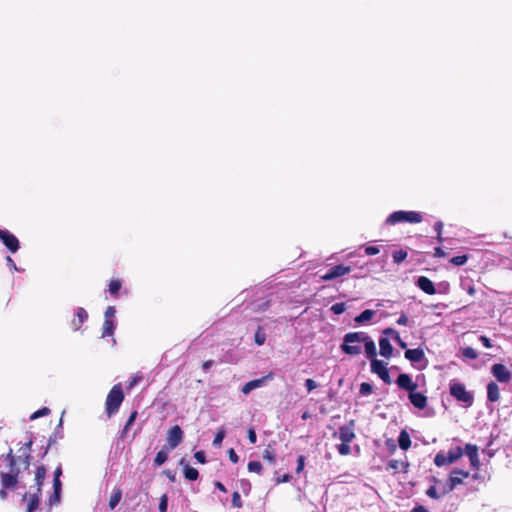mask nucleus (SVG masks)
Listing matches in <instances>:
<instances>
[{
	"label": "nucleus",
	"mask_w": 512,
	"mask_h": 512,
	"mask_svg": "<svg viewBox=\"0 0 512 512\" xmlns=\"http://www.w3.org/2000/svg\"><path fill=\"white\" fill-rule=\"evenodd\" d=\"M366 339L365 332H350L344 335L341 349L348 355H359L362 351L363 340Z\"/></svg>",
	"instance_id": "nucleus-1"
},
{
	"label": "nucleus",
	"mask_w": 512,
	"mask_h": 512,
	"mask_svg": "<svg viewBox=\"0 0 512 512\" xmlns=\"http://www.w3.org/2000/svg\"><path fill=\"white\" fill-rule=\"evenodd\" d=\"M423 221V215L417 211H404L399 210L391 213L387 219L386 224L395 225L398 223L406 222V223H420Z\"/></svg>",
	"instance_id": "nucleus-2"
},
{
	"label": "nucleus",
	"mask_w": 512,
	"mask_h": 512,
	"mask_svg": "<svg viewBox=\"0 0 512 512\" xmlns=\"http://www.w3.org/2000/svg\"><path fill=\"white\" fill-rule=\"evenodd\" d=\"M124 394L121 384L112 387L106 398V412L109 416L116 413L123 402Z\"/></svg>",
	"instance_id": "nucleus-3"
},
{
	"label": "nucleus",
	"mask_w": 512,
	"mask_h": 512,
	"mask_svg": "<svg viewBox=\"0 0 512 512\" xmlns=\"http://www.w3.org/2000/svg\"><path fill=\"white\" fill-rule=\"evenodd\" d=\"M464 454L461 447H455L450 449L447 454L439 452L434 458V464L438 467L450 465L460 459Z\"/></svg>",
	"instance_id": "nucleus-4"
},
{
	"label": "nucleus",
	"mask_w": 512,
	"mask_h": 512,
	"mask_svg": "<svg viewBox=\"0 0 512 512\" xmlns=\"http://www.w3.org/2000/svg\"><path fill=\"white\" fill-rule=\"evenodd\" d=\"M450 394L460 402H463L467 406H471L473 403V394L466 390L462 383L452 381L450 383Z\"/></svg>",
	"instance_id": "nucleus-5"
},
{
	"label": "nucleus",
	"mask_w": 512,
	"mask_h": 512,
	"mask_svg": "<svg viewBox=\"0 0 512 512\" xmlns=\"http://www.w3.org/2000/svg\"><path fill=\"white\" fill-rule=\"evenodd\" d=\"M469 476V472L461 469H453L450 473L447 486L443 488V493L453 491L458 485L463 483V480Z\"/></svg>",
	"instance_id": "nucleus-6"
},
{
	"label": "nucleus",
	"mask_w": 512,
	"mask_h": 512,
	"mask_svg": "<svg viewBox=\"0 0 512 512\" xmlns=\"http://www.w3.org/2000/svg\"><path fill=\"white\" fill-rule=\"evenodd\" d=\"M371 371L379 376V378L387 383H391L389 371L387 369V363L378 359L371 360Z\"/></svg>",
	"instance_id": "nucleus-7"
},
{
	"label": "nucleus",
	"mask_w": 512,
	"mask_h": 512,
	"mask_svg": "<svg viewBox=\"0 0 512 512\" xmlns=\"http://www.w3.org/2000/svg\"><path fill=\"white\" fill-rule=\"evenodd\" d=\"M491 373L500 383H508L512 378V373L503 364L497 363L491 367Z\"/></svg>",
	"instance_id": "nucleus-8"
},
{
	"label": "nucleus",
	"mask_w": 512,
	"mask_h": 512,
	"mask_svg": "<svg viewBox=\"0 0 512 512\" xmlns=\"http://www.w3.org/2000/svg\"><path fill=\"white\" fill-rule=\"evenodd\" d=\"M0 240L11 253H15L19 249L18 239L8 230H0Z\"/></svg>",
	"instance_id": "nucleus-9"
},
{
	"label": "nucleus",
	"mask_w": 512,
	"mask_h": 512,
	"mask_svg": "<svg viewBox=\"0 0 512 512\" xmlns=\"http://www.w3.org/2000/svg\"><path fill=\"white\" fill-rule=\"evenodd\" d=\"M350 272H351V267L350 266L337 265V266L332 267L327 273L322 275L321 279L323 281H330V280H333L335 278L344 276V275H346V274H348Z\"/></svg>",
	"instance_id": "nucleus-10"
},
{
	"label": "nucleus",
	"mask_w": 512,
	"mask_h": 512,
	"mask_svg": "<svg viewBox=\"0 0 512 512\" xmlns=\"http://www.w3.org/2000/svg\"><path fill=\"white\" fill-rule=\"evenodd\" d=\"M62 474L61 467H57L54 472V480H53V488H54V494L49 499V504L54 505L57 504L60 501V493H61V481L60 476Z\"/></svg>",
	"instance_id": "nucleus-11"
},
{
	"label": "nucleus",
	"mask_w": 512,
	"mask_h": 512,
	"mask_svg": "<svg viewBox=\"0 0 512 512\" xmlns=\"http://www.w3.org/2000/svg\"><path fill=\"white\" fill-rule=\"evenodd\" d=\"M273 373H269L267 374L266 376L262 377V378H259V379H254V380H251L249 382H247L243 387H242V392L243 394L247 395L249 394L252 390L254 389H257V388H260L262 386H264L267 382V380H271L273 379Z\"/></svg>",
	"instance_id": "nucleus-12"
},
{
	"label": "nucleus",
	"mask_w": 512,
	"mask_h": 512,
	"mask_svg": "<svg viewBox=\"0 0 512 512\" xmlns=\"http://www.w3.org/2000/svg\"><path fill=\"white\" fill-rule=\"evenodd\" d=\"M182 439L183 431L178 425L173 426L168 431L167 442L171 449L176 448L181 443Z\"/></svg>",
	"instance_id": "nucleus-13"
},
{
	"label": "nucleus",
	"mask_w": 512,
	"mask_h": 512,
	"mask_svg": "<svg viewBox=\"0 0 512 512\" xmlns=\"http://www.w3.org/2000/svg\"><path fill=\"white\" fill-rule=\"evenodd\" d=\"M464 453L468 456L471 466L475 469L480 467V460L478 455V447L473 444H466Z\"/></svg>",
	"instance_id": "nucleus-14"
},
{
	"label": "nucleus",
	"mask_w": 512,
	"mask_h": 512,
	"mask_svg": "<svg viewBox=\"0 0 512 512\" xmlns=\"http://www.w3.org/2000/svg\"><path fill=\"white\" fill-rule=\"evenodd\" d=\"M338 437L342 442H352L355 438L354 421H351L349 425L341 426L338 431Z\"/></svg>",
	"instance_id": "nucleus-15"
},
{
	"label": "nucleus",
	"mask_w": 512,
	"mask_h": 512,
	"mask_svg": "<svg viewBox=\"0 0 512 512\" xmlns=\"http://www.w3.org/2000/svg\"><path fill=\"white\" fill-rule=\"evenodd\" d=\"M397 385L408 392L417 389V384L412 381L408 374H400L396 380Z\"/></svg>",
	"instance_id": "nucleus-16"
},
{
	"label": "nucleus",
	"mask_w": 512,
	"mask_h": 512,
	"mask_svg": "<svg viewBox=\"0 0 512 512\" xmlns=\"http://www.w3.org/2000/svg\"><path fill=\"white\" fill-rule=\"evenodd\" d=\"M39 493L35 490V492H29L24 495L23 501L27 502L26 512H34L39 505Z\"/></svg>",
	"instance_id": "nucleus-17"
},
{
	"label": "nucleus",
	"mask_w": 512,
	"mask_h": 512,
	"mask_svg": "<svg viewBox=\"0 0 512 512\" xmlns=\"http://www.w3.org/2000/svg\"><path fill=\"white\" fill-rule=\"evenodd\" d=\"M409 400L418 409H424L427 405V397L416 390L409 392Z\"/></svg>",
	"instance_id": "nucleus-18"
},
{
	"label": "nucleus",
	"mask_w": 512,
	"mask_h": 512,
	"mask_svg": "<svg viewBox=\"0 0 512 512\" xmlns=\"http://www.w3.org/2000/svg\"><path fill=\"white\" fill-rule=\"evenodd\" d=\"M416 285L426 294L434 295L436 293L433 282L425 276H420L416 281Z\"/></svg>",
	"instance_id": "nucleus-19"
},
{
	"label": "nucleus",
	"mask_w": 512,
	"mask_h": 512,
	"mask_svg": "<svg viewBox=\"0 0 512 512\" xmlns=\"http://www.w3.org/2000/svg\"><path fill=\"white\" fill-rule=\"evenodd\" d=\"M1 484L5 489L14 488L17 484V474L13 472L1 474Z\"/></svg>",
	"instance_id": "nucleus-20"
},
{
	"label": "nucleus",
	"mask_w": 512,
	"mask_h": 512,
	"mask_svg": "<svg viewBox=\"0 0 512 512\" xmlns=\"http://www.w3.org/2000/svg\"><path fill=\"white\" fill-rule=\"evenodd\" d=\"M424 357V351L419 348L408 349L405 351V358L414 363L421 362Z\"/></svg>",
	"instance_id": "nucleus-21"
},
{
	"label": "nucleus",
	"mask_w": 512,
	"mask_h": 512,
	"mask_svg": "<svg viewBox=\"0 0 512 512\" xmlns=\"http://www.w3.org/2000/svg\"><path fill=\"white\" fill-rule=\"evenodd\" d=\"M362 345H364L365 353L367 357L372 360L376 359V345L374 341L366 334V339L363 340Z\"/></svg>",
	"instance_id": "nucleus-22"
},
{
	"label": "nucleus",
	"mask_w": 512,
	"mask_h": 512,
	"mask_svg": "<svg viewBox=\"0 0 512 512\" xmlns=\"http://www.w3.org/2000/svg\"><path fill=\"white\" fill-rule=\"evenodd\" d=\"M487 398L491 402H497L500 399V390L495 382H490L487 385Z\"/></svg>",
	"instance_id": "nucleus-23"
},
{
	"label": "nucleus",
	"mask_w": 512,
	"mask_h": 512,
	"mask_svg": "<svg viewBox=\"0 0 512 512\" xmlns=\"http://www.w3.org/2000/svg\"><path fill=\"white\" fill-rule=\"evenodd\" d=\"M380 354L385 358H390L393 352L392 345L387 338L379 340Z\"/></svg>",
	"instance_id": "nucleus-24"
},
{
	"label": "nucleus",
	"mask_w": 512,
	"mask_h": 512,
	"mask_svg": "<svg viewBox=\"0 0 512 512\" xmlns=\"http://www.w3.org/2000/svg\"><path fill=\"white\" fill-rule=\"evenodd\" d=\"M77 319L72 321V326L74 330L80 329V326L87 320L88 313L84 308H78L76 313Z\"/></svg>",
	"instance_id": "nucleus-25"
},
{
	"label": "nucleus",
	"mask_w": 512,
	"mask_h": 512,
	"mask_svg": "<svg viewBox=\"0 0 512 512\" xmlns=\"http://www.w3.org/2000/svg\"><path fill=\"white\" fill-rule=\"evenodd\" d=\"M375 313L376 312L374 310H364L361 314L355 317L354 321L358 325L365 324L374 317Z\"/></svg>",
	"instance_id": "nucleus-26"
},
{
	"label": "nucleus",
	"mask_w": 512,
	"mask_h": 512,
	"mask_svg": "<svg viewBox=\"0 0 512 512\" xmlns=\"http://www.w3.org/2000/svg\"><path fill=\"white\" fill-rule=\"evenodd\" d=\"M122 498V490L120 488H114L110 499H109V508L111 510L115 509L116 506L119 504Z\"/></svg>",
	"instance_id": "nucleus-27"
},
{
	"label": "nucleus",
	"mask_w": 512,
	"mask_h": 512,
	"mask_svg": "<svg viewBox=\"0 0 512 512\" xmlns=\"http://www.w3.org/2000/svg\"><path fill=\"white\" fill-rule=\"evenodd\" d=\"M399 447L403 450H408L411 446L410 436L407 431L402 430L398 437Z\"/></svg>",
	"instance_id": "nucleus-28"
},
{
	"label": "nucleus",
	"mask_w": 512,
	"mask_h": 512,
	"mask_svg": "<svg viewBox=\"0 0 512 512\" xmlns=\"http://www.w3.org/2000/svg\"><path fill=\"white\" fill-rule=\"evenodd\" d=\"M45 475H46L45 468L43 466L38 467L36 474H35L36 485L34 487L37 492L41 491V485L43 483V480L45 479Z\"/></svg>",
	"instance_id": "nucleus-29"
},
{
	"label": "nucleus",
	"mask_w": 512,
	"mask_h": 512,
	"mask_svg": "<svg viewBox=\"0 0 512 512\" xmlns=\"http://www.w3.org/2000/svg\"><path fill=\"white\" fill-rule=\"evenodd\" d=\"M115 330L114 320H105L103 324L102 337L112 336Z\"/></svg>",
	"instance_id": "nucleus-30"
},
{
	"label": "nucleus",
	"mask_w": 512,
	"mask_h": 512,
	"mask_svg": "<svg viewBox=\"0 0 512 512\" xmlns=\"http://www.w3.org/2000/svg\"><path fill=\"white\" fill-rule=\"evenodd\" d=\"M384 334L391 335L401 348H406L407 344L401 339L399 333L392 328L384 330Z\"/></svg>",
	"instance_id": "nucleus-31"
},
{
	"label": "nucleus",
	"mask_w": 512,
	"mask_h": 512,
	"mask_svg": "<svg viewBox=\"0 0 512 512\" xmlns=\"http://www.w3.org/2000/svg\"><path fill=\"white\" fill-rule=\"evenodd\" d=\"M184 476L190 481H195L198 478L199 473L197 469L190 467L189 465H185Z\"/></svg>",
	"instance_id": "nucleus-32"
},
{
	"label": "nucleus",
	"mask_w": 512,
	"mask_h": 512,
	"mask_svg": "<svg viewBox=\"0 0 512 512\" xmlns=\"http://www.w3.org/2000/svg\"><path fill=\"white\" fill-rule=\"evenodd\" d=\"M168 459V453L164 449L160 450L154 459V463L156 466H161L164 464Z\"/></svg>",
	"instance_id": "nucleus-33"
},
{
	"label": "nucleus",
	"mask_w": 512,
	"mask_h": 512,
	"mask_svg": "<svg viewBox=\"0 0 512 512\" xmlns=\"http://www.w3.org/2000/svg\"><path fill=\"white\" fill-rule=\"evenodd\" d=\"M426 494L427 496H429L430 498H433V499H439L441 497H443L444 495H446L447 493H443V488L441 489V491H438L436 489L435 486H431L427 491H426Z\"/></svg>",
	"instance_id": "nucleus-34"
},
{
	"label": "nucleus",
	"mask_w": 512,
	"mask_h": 512,
	"mask_svg": "<svg viewBox=\"0 0 512 512\" xmlns=\"http://www.w3.org/2000/svg\"><path fill=\"white\" fill-rule=\"evenodd\" d=\"M224 438H225V431H224V429H223V428H220V429L217 431V433H216V435H215V437H214L213 445H214L215 447H220V446H221V444H222V442H223V439H224Z\"/></svg>",
	"instance_id": "nucleus-35"
},
{
	"label": "nucleus",
	"mask_w": 512,
	"mask_h": 512,
	"mask_svg": "<svg viewBox=\"0 0 512 512\" xmlns=\"http://www.w3.org/2000/svg\"><path fill=\"white\" fill-rule=\"evenodd\" d=\"M462 355L468 359H476L478 357L477 351L472 347H466L462 350Z\"/></svg>",
	"instance_id": "nucleus-36"
},
{
	"label": "nucleus",
	"mask_w": 512,
	"mask_h": 512,
	"mask_svg": "<svg viewBox=\"0 0 512 512\" xmlns=\"http://www.w3.org/2000/svg\"><path fill=\"white\" fill-rule=\"evenodd\" d=\"M249 472H254L260 474L262 471V464L259 461H250L248 463Z\"/></svg>",
	"instance_id": "nucleus-37"
},
{
	"label": "nucleus",
	"mask_w": 512,
	"mask_h": 512,
	"mask_svg": "<svg viewBox=\"0 0 512 512\" xmlns=\"http://www.w3.org/2000/svg\"><path fill=\"white\" fill-rule=\"evenodd\" d=\"M407 258V252L404 250H398L393 253V260L395 263H401Z\"/></svg>",
	"instance_id": "nucleus-38"
},
{
	"label": "nucleus",
	"mask_w": 512,
	"mask_h": 512,
	"mask_svg": "<svg viewBox=\"0 0 512 512\" xmlns=\"http://www.w3.org/2000/svg\"><path fill=\"white\" fill-rule=\"evenodd\" d=\"M121 288V282L119 280H111L110 284H109V292L116 296L118 291L120 290Z\"/></svg>",
	"instance_id": "nucleus-39"
},
{
	"label": "nucleus",
	"mask_w": 512,
	"mask_h": 512,
	"mask_svg": "<svg viewBox=\"0 0 512 512\" xmlns=\"http://www.w3.org/2000/svg\"><path fill=\"white\" fill-rule=\"evenodd\" d=\"M265 341H266L265 333L261 330V328H258V330L255 333V343L258 346H261L265 343Z\"/></svg>",
	"instance_id": "nucleus-40"
},
{
	"label": "nucleus",
	"mask_w": 512,
	"mask_h": 512,
	"mask_svg": "<svg viewBox=\"0 0 512 512\" xmlns=\"http://www.w3.org/2000/svg\"><path fill=\"white\" fill-rule=\"evenodd\" d=\"M263 458L265 460H267L269 463L275 464L276 458H275V453L272 449H270V448L265 449L264 453H263Z\"/></svg>",
	"instance_id": "nucleus-41"
},
{
	"label": "nucleus",
	"mask_w": 512,
	"mask_h": 512,
	"mask_svg": "<svg viewBox=\"0 0 512 512\" xmlns=\"http://www.w3.org/2000/svg\"><path fill=\"white\" fill-rule=\"evenodd\" d=\"M373 387L371 384L367 382H363L360 385V394L363 396L370 395L372 393Z\"/></svg>",
	"instance_id": "nucleus-42"
},
{
	"label": "nucleus",
	"mask_w": 512,
	"mask_h": 512,
	"mask_svg": "<svg viewBox=\"0 0 512 512\" xmlns=\"http://www.w3.org/2000/svg\"><path fill=\"white\" fill-rule=\"evenodd\" d=\"M349 444L350 442H342L337 446V450L340 455H348L350 453L351 449Z\"/></svg>",
	"instance_id": "nucleus-43"
},
{
	"label": "nucleus",
	"mask_w": 512,
	"mask_h": 512,
	"mask_svg": "<svg viewBox=\"0 0 512 512\" xmlns=\"http://www.w3.org/2000/svg\"><path fill=\"white\" fill-rule=\"evenodd\" d=\"M346 310V305L344 303H335L331 306V311L336 314L340 315Z\"/></svg>",
	"instance_id": "nucleus-44"
},
{
	"label": "nucleus",
	"mask_w": 512,
	"mask_h": 512,
	"mask_svg": "<svg viewBox=\"0 0 512 512\" xmlns=\"http://www.w3.org/2000/svg\"><path fill=\"white\" fill-rule=\"evenodd\" d=\"M468 260V257L466 255L461 256H455L451 258L450 262L456 266L464 265Z\"/></svg>",
	"instance_id": "nucleus-45"
},
{
	"label": "nucleus",
	"mask_w": 512,
	"mask_h": 512,
	"mask_svg": "<svg viewBox=\"0 0 512 512\" xmlns=\"http://www.w3.org/2000/svg\"><path fill=\"white\" fill-rule=\"evenodd\" d=\"M136 417H137V411H133L130 414V416L124 426L123 433H126L129 430V428L134 424Z\"/></svg>",
	"instance_id": "nucleus-46"
},
{
	"label": "nucleus",
	"mask_w": 512,
	"mask_h": 512,
	"mask_svg": "<svg viewBox=\"0 0 512 512\" xmlns=\"http://www.w3.org/2000/svg\"><path fill=\"white\" fill-rule=\"evenodd\" d=\"M50 413V410L46 407H43L42 409H39L37 410L36 412H34L31 416H30V419L31 420H35L39 417H42V416H45V415H48Z\"/></svg>",
	"instance_id": "nucleus-47"
},
{
	"label": "nucleus",
	"mask_w": 512,
	"mask_h": 512,
	"mask_svg": "<svg viewBox=\"0 0 512 512\" xmlns=\"http://www.w3.org/2000/svg\"><path fill=\"white\" fill-rule=\"evenodd\" d=\"M167 507H168V496L166 494H164L160 498L159 511L167 512Z\"/></svg>",
	"instance_id": "nucleus-48"
},
{
	"label": "nucleus",
	"mask_w": 512,
	"mask_h": 512,
	"mask_svg": "<svg viewBox=\"0 0 512 512\" xmlns=\"http://www.w3.org/2000/svg\"><path fill=\"white\" fill-rule=\"evenodd\" d=\"M232 505L236 508H241L242 507V501H241V497H240V494L235 491L233 494H232Z\"/></svg>",
	"instance_id": "nucleus-49"
},
{
	"label": "nucleus",
	"mask_w": 512,
	"mask_h": 512,
	"mask_svg": "<svg viewBox=\"0 0 512 512\" xmlns=\"http://www.w3.org/2000/svg\"><path fill=\"white\" fill-rule=\"evenodd\" d=\"M305 467V457L304 456H299L298 459H297V468H296V472L297 473H300L303 471Z\"/></svg>",
	"instance_id": "nucleus-50"
},
{
	"label": "nucleus",
	"mask_w": 512,
	"mask_h": 512,
	"mask_svg": "<svg viewBox=\"0 0 512 512\" xmlns=\"http://www.w3.org/2000/svg\"><path fill=\"white\" fill-rule=\"evenodd\" d=\"M115 316V308L113 306H109L105 311V320H113Z\"/></svg>",
	"instance_id": "nucleus-51"
},
{
	"label": "nucleus",
	"mask_w": 512,
	"mask_h": 512,
	"mask_svg": "<svg viewBox=\"0 0 512 512\" xmlns=\"http://www.w3.org/2000/svg\"><path fill=\"white\" fill-rule=\"evenodd\" d=\"M379 251H380V250H379V248H378V247H376V246H367V247L365 248V253H366L367 255H370V256L378 254V253H379Z\"/></svg>",
	"instance_id": "nucleus-52"
},
{
	"label": "nucleus",
	"mask_w": 512,
	"mask_h": 512,
	"mask_svg": "<svg viewBox=\"0 0 512 512\" xmlns=\"http://www.w3.org/2000/svg\"><path fill=\"white\" fill-rule=\"evenodd\" d=\"M305 386H306L307 390L310 392L317 387V383L312 379H307L305 381Z\"/></svg>",
	"instance_id": "nucleus-53"
},
{
	"label": "nucleus",
	"mask_w": 512,
	"mask_h": 512,
	"mask_svg": "<svg viewBox=\"0 0 512 512\" xmlns=\"http://www.w3.org/2000/svg\"><path fill=\"white\" fill-rule=\"evenodd\" d=\"M248 439H249L250 443H252V444H255L257 441L256 432L252 428L248 430Z\"/></svg>",
	"instance_id": "nucleus-54"
},
{
	"label": "nucleus",
	"mask_w": 512,
	"mask_h": 512,
	"mask_svg": "<svg viewBox=\"0 0 512 512\" xmlns=\"http://www.w3.org/2000/svg\"><path fill=\"white\" fill-rule=\"evenodd\" d=\"M194 457L195 459L199 462V463H202L204 464L206 459H205V454L203 451H197L195 454H194Z\"/></svg>",
	"instance_id": "nucleus-55"
},
{
	"label": "nucleus",
	"mask_w": 512,
	"mask_h": 512,
	"mask_svg": "<svg viewBox=\"0 0 512 512\" xmlns=\"http://www.w3.org/2000/svg\"><path fill=\"white\" fill-rule=\"evenodd\" d=\"M228 455H229V459L233 462V463H237L239 461V457L238 455L236 454V452L234 451V449H229L228 451Z\"/></svg>",
	"instance_id": "nucleus-56"
},
{
	"label": "nucleus",
	"mask_w": 512,
	"mask_h": 512,
	"mask_svg": "<svg viewBox=\"0 0 512 512\" xmlns=\"http://www.w3.org/2000/svg\"><path fill=\"white\" fill-rule=\"evenodd\" d=\"M479 340L481 341V343L486 347V348H491L492 347V344H491V341L489 338H487L486 336L484 335H481L479 337Z\"/></svg>",
	"instance_id": "nucleus-57"
},
{
	"label": "nucleus",
	"mask_w": 512,
	"mask_h": 512,
	"mask_svg": "<svg viewBox=\"0 0 512 512\" xmlns=\"http://www.w3.org/2000/svg\"><path fill=\"white\" fill-rule=\"evenodd\" d=\"M141 377L140 376H134L130 379L129 381V384H128V389H132L135 385H137V383L140 381Z\"/></svg>",
	"instance_id": "nucleus-58"
},
{
	"label": "nucleus",
	"mask_w": 512,
	"mask_h": 512,
	"mask_svg": "<svg viewBox=\"0 0 512 512\" xmlns=\"http://www.w3.org/2000/svg\"><path fill=\"white\" fill-rule=\"evenodd\" d=\"M409 322L408 317L405 314H401V316L397 320L398 325H407Z\"/></svg>",
	"instance_id": "nucleus-59"
},
{
	"label": "nucleus",
	"mask_w": 512,
	"mask_h": 512,
	"mask_svg": "<svg viewBox=\"0 0 512 512\" xmlns=\"http://www.w3.org/2000/svg\"><path fill=\"white\" fill-rule=\"evenodd\" d=\"M443 222L442 221H437L435 224H434V230L436 231L437 234H442V229H443Z\"/></svg>",
	"instance_id": "nucleus-60"
},
{
	"label": "nucleus",
	"mask_w": 512,
	"mask_h": 512,
	"mask_svg": "<svg viewBox=\"0 0 512 512\" xmlns=\"http://www.w3.org/2000/svg\"><path fill=\"white\" fill-rule=\"evenodd\" d=\"M241 488L247 494L250 490V483L246 480H241Z\"/></svg>",
	"instance_id": "nucleus-61"
},
{
	"label": "nucleus",
	"mask_w": 512,
	"mask_h": 512,
	"mask_svg": "<svg viewBox=\"0 0 512 512\" xmlns=\"http://www.w3.org/2000/svg\"><path fill=\"white\" fill-rule=\"evenodd\" d=\"M6 262L10 268H12L13 270H18L16 264L14 263L13 259L10 256L6 257Z\"/></svg>",
	"instance_id": "nucleus-62"
},
{
	"label": "nucleus",
	"mask_w": 512,
	"mask_h": 512,
	"mask_svg": "<svg viewBox=\"0 0 512 512\" xmlns=\"http://www.w3.org/2000/svg\"><path fill=\"white\" fill-rule=\"evenodd\" d=\"M445 255H446V253L440 247L435 248V252H434L435 257H444Z\"/></svg>",
	"instance_id": "nucleus-63"
},
{
	"label": "nucleus",
	"mask_w": 512,
	"mask_h": 512,
	"mask_svg": "<svg viewBox=\"0 0 512 512\" xmlns=\"http://www.w3.org/2000/svg\"><path fill=\"white\" fill-rule=\"evenodd\" d=\"M411 512H429V511L423 506H417V507L413 508Z\"/></svg>",
	"instance_id": "nucleus-64"
}]
</instances>
